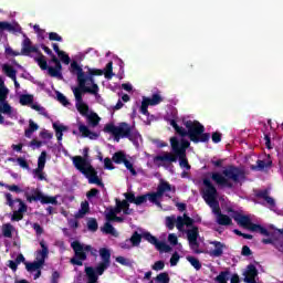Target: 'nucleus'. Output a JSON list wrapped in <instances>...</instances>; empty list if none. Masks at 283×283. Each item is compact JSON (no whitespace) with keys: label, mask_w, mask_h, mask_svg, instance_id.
I'll return each mask as SVG.
<instances>
[{"label":"nucleus","mask_w":283,"mask_h":283,"mask_svg":"<svg viewBox=\"0 0 283 283\" xmlns=\"http://www.w3.org/2000/svg\"><path fill=\"white\" fill-rule=\"evenodd\" d=\"M74 256L71 258L70 264L73 266H83V262L87 260V253H91L93 258H98V250L90 244H83L81 241H73L71 243Z\"/></svg>","instance_id":"nucleus-9"},{"label":"nucleus","mask_w":283,"mask_h":283,"mask_svg":"<svg viewBox=\"0 0 283 283\" xmlns=\"http://www.w3.org/2000/svg\"><path fill=\"white\" fill-rule=\"evenodd\" d=\"M104 132L106 134H112L117 143L120 140V138H128V140L133 143L134 140H138V138H140V133L125 122L120 123L118 126L114 124H106L104 126Z\"/></svg>","instance_id":"nucleus-8"},{"label":"nucleus","mask_w":283,"mask_h":283,"mask_svg":"<svg viewBox=\"0 0 283 283\" xmlns=\"http://www.w3.org/2000/svg\"><path fill=\"white\" fill-rule=\"evenodd\" d=\"M33 174L38 177L39 180H46L45 175L43 174V169L36 168L33 170Z\"/></svg>","instance_id":"nucleus-63"},{"label":"nucleus","mask_w":283,"mask_h":283,"mask_svg":"<svg viewBox=\"0 0 283 283\" xmlns=\"http://www.w3.org/2000/svg\"><path fill=\"white\" fill-rule=\"evenodd\" d=\"M117 209H119V213L123 211L125 216H132V209H129V202L127 200L115 199Z\"/></svg>","instance_id":"nucleus-24"},{"label":"nucleus","mask_w":283,"mask_h":283,"mask_svg":"<svg viewBox=\"0 0 283 283\" xmlns=\"http://www.w3.org/2000/svg\"><path fill=\"white\" fill-rule=\"evenodd\" d=\"M98 193H101V191L96 188H93L88 192H86V198L88 200H92V198H96Z\"/></svg>","instance_id":"nucleus-61"},{"label":"nucleus","mask_w":283,"mask_h":283,"mask_svg":"<svg viewBox=\"0 0 283 283\" xmlns=\"http://www.w3.org/2000/svg\"><path fill=\"white\" fill-rule=\"evenodd\" d=\"M69 70L73 76L77 77V87H73L72 90L84 94H98V84L94 82V75L88 73V71L85 73L83 67L78 65V62H71Z\"/></svg>","instance_id":"nucleus-2"},{"label":"nucleus","mask_w":283,"mask_h":283,"mask_svg":"<svg viewBox=\"0 0 283 283\" xmlns=\"http://www.w3.org/2000/svg\"><path fill=\"white\" fill-rule=\"evenodd\" d=\"M34 103V96L30 94H22L20 96V104L22 105H32Z\"/></svg>","instance_id":"nucleus-39"},{"label":"nucleus","mask_w":283,"mask_h":283,"mask_svg":"<svg viewBox=\"0 0 283 283\" xmlns=\"http://www.w3.org/2000/svg\"><path fill=\"white\" fill-rule=\"evenodd\" d=\"M247 178V175H244V170L230 165L226 169L222 170V174L220 172H212L211 174V180L216 182L219 187H227L228 189H233V182H240L241 180H244ZM232 180L233 182H231Z\"/></svg>","instance_id":"nucleus-4"},{"label":"nucleus","mask_w":283,"mask_h":283,"mask_svg":"<svg viewBox=\"0 0 283 283\" xmlns=\"http://www.w3.org/2000/svg\"><path fill=\"white\" fill-rule=\"evenodd\" d=\"M115 260L118 264H122V266H132V262L125 259V256H117Z\"/></svg>","instance_id":"nucleus-55"},{"label":"nucleus","mask_w":283,"mask_h":283,"mask_svg":"<svg viewBox=\"0 0 283 283\" xmlns=\"http://www.w3.org/2000/svg\"><path fill=\"white\" fill-rule=\"evenodd\" d=\"M51 56V63H54L55 66L49 67V76L52 78H59V81L63 80V64H61V60L52 53Z\"/></svg>","instance_id":"nucleus-16"},{"label":"nucleus","mask_w":283,"mask_h":283,"mask_svg":"<svg viewBox=\"0 0 283 283\" xmlns=\"http://www.w3.org/2000/svg\"><path fill=\"white\" fill-rule=\"evenodd\" d=\"M116 213H120V208H118V206H116L114 209H111L106 214L107 222H114V217H116Z\"/></svg>","instance_id":"nucleus-44"},{"label":"nucleus","mask_w":283,"mask_h":283,"mask_svg":"<svg viewBox=\"0 0 283 283\" xmlns=\"http://www.w3.org/2000/svg\"><path fill=\"white\" fill-rule=\"evenodd\" d=\"M87 72L88 74H91V76H103L104 71L101 69H90L87 67Z\"/></svg>","instance_id":"nucleus-56"},{"label":"nucleus","mask_w":283,"mask_h":283,"mask_svg":"<svg viewBox=\"0 0 283 283\" xmlns=\"http://www.w3.org/2000/svg\"><path fill=\"white\" fill-rule=\"evenodd\" d=\"M228 212L234 213L232 218L234 221H237V224H239V227H242L243 229H247L252 233H260L261 235H265L266 238L271 237V232L266 228L262 227V224L253 223L250 216L241 214L238 211L233 210V208H229Z\"/></svg>","instance_id":"nucleus-10"},{"label":"nucleus","mask_w":283,"mask_h":283,"mask_svg":"<svg viewBox=\"0 0 283 283\" xmlns=\"http://www.w3.org/2000/svg\"><path fill=\"white\" fill-rule=\"evenodd\" d=\"M255 198L266 201V205H269V207H275V199L269 196V189L258 190L255 192Z\"/></svg>","instance_id":"nucleus-21"},{"label":"nucleus","mask_w":283,"mask_h":283,"mask_svg":"<svg viewBox=\"0 0 283 283\" xmlns=\"http://www.w3.org/2000/svg\"><path fill=\"white\" fill-rule=\"evenodd\" d=\"M102 231L103 233H106L107 235H114L115 238L118 235L116 229L114 228V226H112V223H109V221L104 224Z\"/></svg>","instance_id":"nucleus-35"},{"label":"nucleus","mask_w":283,"mask_h":283,"mask_svg":"<svg viewBox=\"0 0 283 283\" xmlns=\"http://www.w3.org/2000/svg\"><path fill=\"white\" fill-rule=\"evenodd\" d=\"M166 227L170 231L174 230V228L176 227V218L175 217H167L166 218Z\"/></svg>","instance_id":"nucleus-52"},{"label":"nucleus","mask_w":283,"mask_h":283,"mask_svg":"<svg viewBox=\"0 0 283 283\" xmlns=\"http://www.w3.org/2000/svg\"><path fill=\"white\" fill-rule=\"evenodd\" d=\"M15 202L19 203V209H18V211H20V212H22V213H27V212H28V205H25V202H23L22 199L17 198V199H15Z\"/></svg>","instance_id":"nucleus-53"},{"label":"nucleus","mask_w":283,"mask_h":283,"mask_svg":"<svg viewBox=\"0 0 283 283\" xmlns=\"http://www.w3.org/2000/svg\"><path fill=\"white\" fill-rule=\"evenodd\" d=\"M21 45V56H31L32 53L40 54L39 48L32 45V40H30V38H28L27 35H24Z\"/></svg>","instance_id":"nucleus-18"},{"label":"nucleus","mask_w":283,"mask_h":283,"mask_svg":"<svg viewBox=\"0 0 283 283\" xmlns=\"http://www.w3.org/2000/svg\"><path fill=\"white\" fill-rule=\"evenodd\" d=\"M86 224L88 231H92V233H96V231H98V221L96 218H90Z\"/></svg>","instance_id":"nucleus-38"},{"label":"nucleus","mask_w":283,"mask_h":283,"mask_svg":"<svg viewBox=\"0 0 283 283\" xmlns=\"http://www.w3.org/2000/svg\"><path fill=\"white\" fill-rule=\"evenodd\" d=\"M185 127L188 129H185ZM185 127L178 126L175 128L176 134L180 136L181 138H185L188 136V138L191 140V143H195V145H198V143H209V139L211 138V134L205 133V126L200 124L198 120H186Z\"/></svg>","instance_id":"nucleus-3"},{"label":"nucleus","mask_w":283,"mask_h":283,"mask_svg":"<svg viewBox=\"0 0 283 283\" xmlns=\"http://www.w3.org/2000/svg\"><path fill=\"white\" fill-rule=\"evenodd\" d=\"M160 103H163V96H160L159 94H153L151 97H143L139 112L144 116H149V105L156 106L160 105Z\"/></svg>","instance_id":"nucleus-14"},{"label":"nucleus","mask_w":283,"mask_h":283,"mask_svg":"<svg viewBox=\"0 0 283 283\" xmlns=\"http://www.w3.org/2000/svg\"><path fill=\"white\" fill-rule=\"evenodd\" d=\"M53 129L55 130V136L57 140H63V132H67V126L53 123Z\"/></svg>","instance_id":"nucleus-34"},{"label":"nucleus","mask_w":283,"mask_h":283,"mask_svg":"<svg viewBox=\"0 0 283 283\" xmlns=\"http://www.w3.org/2000/svg\"><path fill=\"white\" fill-rule=\"evenodd\" d=\"M0 30L3 32L7 30V32H20L21 31V27L17 25H12L10 22H0Z\"/></svg>","instance_id":"nucleus-30"},{"label":"nucleus","mask_w":283,"mask_h":283,"mask_svg":"<svg viewBox=\"0 0 283 283\" xmlns=\"http://www.w3.org/2000/svg\"><path fill=\"white\" fill-rule=\"evenodd\" d=\"M0 114H12V106L8 103V101L0 102Z\"/></svg>","instance_id":"nucleus-40"},{"label":"nucleus","mask_w":283,"mask_h":283,"mask_svg":"<svg viewBox=\"0 0 283 283\" xmlns=\"http://www.w3.org/2000/svg\"><path fill=\"white\" fill-rule=\"evenodd\" d=\"M11 220L12 222H21V220H23V212H21V210L13 211Z\"/></svg>","instance_id":"nucleus-50"},{"label":"nucleus","mask_w":283,"mask_h":283,"mask_svg":"<svg viewBox=\"0 0 283 283\" xmlns=\"http://www.w3.org/2000/svg\"><path fill=\"white\" fill-rule=\"evenodd\" d=\"M214 249L210 252V255L212 258H222V254L224 253V243L220 241H213L212 242Z\"/></svg>","instance_id":"nucleus-23"},{"label":"nucleus","mask_w":283,"mask_h":283,"mask_svg":"<svg viewBox=\"0 0 283 283\" xmlns=\"http://www.w3.org/2000/svg\"><path fill=\"white\" fill-rule=\"evenodd\" d=\"M73 165L80 174H83V176L87 178L90 185H97V187L105 186L103 184V180L98 178V171H96V168L92 166V163H90V160L81 156H75L73 157Z\"/></svg>","instance_id":"nucleus-7"},{"label":"nucleus","mask_w":283,"mask_h":283,"mask_svg":"<svg viewBox=\"0 0 283 283\" xmlns=\"http://www.w3.org/2000/svg\"><path fill=\"white\" fill-rule=\"evenodd\" d=\"M56 98L59 103H61V105H63L64 107H67V105H70V101H67V97L63 93L57 92Z\"/></svg>","instance_id":"nucleus-45"},{"label":"nucleus","mask_w":283,"mask_h":283,"mask_svg":"<svg viewBox=\"0 0 283 283\" xmlns=\"http://www.w3.org/2000/svg\"><path fill=\"white\" fill-rule=\"evenodd\" d=\"M38 57H34L35 63H38L40 70L48 71V74H50V66H48V60H45V55L40 51V53H36Z\"/></svg>","instance_id":"nucleus-25"},{"label":"nucleus","mask_w":283,"mask_h":283,"mask_svg":"<svg viewBox=\"0 0 283 283\" xmlns=\"http://www.w3.org/2000/svg\"><path fill=\"white\" fill-rule=\"evenodd\" d=\"M2 71L4 72V74L11 78V81H15L17 78V70H14V67H12L11 65L9 64H4L2 66Z\"/></svg>","instance_id":"nucleus-33"},{"label":"nucleus","mask_w":283,"mask_h":283,"mask_svg":"<svg viewBox=\"0 0 283 283\" xmlns=\"http://www.w3.org/2000/svg\"><path fill=\"white\" fill-rule=\"evenodd\" d=\"M12 231H14V226L12 223H4L2 226V235L4 238H12Z\"/></svg>","instance_id":"nucleus-37"},{"label":"nucleus","mask_w":283,"mask_h":283,"mask_svg":"<svg viewBox=\"0 0 283 283\" xmlns=\"http://www.w3.org/2000/svg\"><path fill=\"white\" fill-rule=\"evenodd\" d=\"M86 120L88 127H98V123H101V117L96 113H91L86 115Z\"/></svg>","instance_id":"nucleus-26"},{"label":"nucleus","mask_w":283,"mask_h":283,"mask_svg":"<svg viewBox=\"0 0 283 283\" xmlns=\"http://www.w3.org/2000/svg\"><path fill=\"white\" fill-rule=\"evenodd\" d=\"M187 260L190 262L191 266L196 269V271H200L202 269V263H200V260L196 256H187Z\"/></svg>","instance_id":"nucleus-42"},{"label":"nucleus","mask_w":283,"mask_h":283,"mask_svg":"<svg viewBox=\"0 0 283 283\" xmlns=\"http://www.w3.org/2000/svg\"><path fill=\"white\" fill-rule=\"evenodd\" d=\"M59 59L64 63V65H70V55L65 53V51H62L60 54H57Z\"/></svg>","instance_id":"nucleus-54"},{"label":"nucleus","mask_w":283,"mask_h":283,"mask_svg":"<svg viewBox=\"0 0 283 283\" xmlns=\"http://www.w3.org/2000/svg\"><path fill=\"white\" fill-rule=\"evenodd\" d=\"M40 247L42 248V250L39 252L41 255L40 260H43V264H45V259L48 258L49 250L43 241L40 242Z\"/></svg>","instance_id":"nucleus-46"},{"label":"nucleus","mask_w":283,"mask_h":283,"mask_svg":"<svg viewBox=\"0 0 283 283\" xmlns=\"http://www.w3.org/2000/svg\"><path fill=\"white\" fill-rule=\"evenodd\" d=\"M187 240L189 242V247L196 253H200L198 249L200 248V243H198V238H200V230L197 226H193L191 229L186 230Z\"/></svg>","instance_id":"nucleus-15"},{"label":"nucleus","mask_w":283,"mask_h":283,"mask_svg":"<svg viewBox=\"0 0 283 283\" xmlns=\"http://www.w3.org/2000/svg\"><path fill=\"white\" fill-rule=\"evenodd\" d=\"M77 127L83 138H90V140H96V138H98V134L90 130V128L85 124L78 122Z\"/></svg>","instance_id":"nucleus-20"},{"label":"nucleus","mask_w":283,"mask_h":283,"mask_svg":"<svg viewBox=\"0 0 283 283\" xmlns=\"http://www.w3.org/2000/svg\"><path fill=\"white\" fill-rule=\"evenodd\" d=\"M123 165H125L126 169L130 171L132 176H136L138 174L134 168V164H132L127 158L124 160Z\"/></svg>","instance_id":"nucleus-48"},{"label":"nucleus","mask_w":283,"mask_h":283,"mask_svg":"<svg viewBox=\"0 0 283 283\" xmlns=\"http://www.w3.org/2000/svg\"><path fill=\"white\" fill-rule=\"evenodd\" d=\"M176 227H177L178 231H182V229H185V227H186L185 217L177 218Z\"/></svg>","instance_id":"nucleus-58"},{"label":"nucleus","mask_w":283,"mask_h":283,"mask_svg":"<svg viewBox=\"0 0 283 283\" xmlns=\"http://www.w3.org/2000/svg\"><path fill=\"white\" fill-rule=\"evenodd\" d=\"M144 240H146V242H149V244H153L155 249L159 251V253H169L171 251L169 244H167L165 241H158V238H156L148 231L144 232Z\"/></svg>","instance_id":"nucleus-13"},{"label":"nucleus","mask_w":283,"mask_h":283,"mask_svg":"<svg viewBox=\"0 0 283 283\" xmlns=\"http://www.w3.org/2000/svg\"><path fill=\"white\" fill-rule=\"evenodd\" d=\"M46 158H48V151L43 150L38 159V169H45Z\"/></svg>","instance_id":"nucleus-43"},{"label":"nucleus","mask_w":283,"mask_h":283,"mask_svg":"<svg viewBox=\"0 0 283 283\" xmlns=\"http://www.w3.org/2000/svg\"><path fill=\"white\" fill-rule=\"evenodd\" d=\"M271 167H273V161L271 159H259L256 165L252 166L251 169H253V171H264L266 169H271Z\"/></svg>","instance_id":"nucleus-22"},{"label":"nucleus","mask_w":283,"mask_h":283,"mask_svg":"<svg viewBox=\"0 0 283 283\" xmlns=\"http://www.w3.org/2000/svg\"><path fill=\"white\" fill-rule=\"evenodd\" d=\"M244 279L243 282L245 283H255V277H258L259 272L258 268L253 264L247 265L245 271L243 272Z\"/></svg>","instance_id":"nucleus-19"},{"label":"nucleus","mask_w":283,"mask_h":283,"mask_svg":"<svg viewBox=\"0 0 283 283\" xmlns=\"http://www.w3.org/2000/svg\"><path fill=\"white\" fill-rule=\"evenodd\" d=\"M104 76L105 78H112L114 76V62L111 61L106 64Z\"/></svg>","instance_id":"nucleus-41"},{"label":"nucleus","mask_w":283,"mask_h":283,"mask_svg":"<svg viewBox=\"0 0 283 283\" xmlns=\"http://www.w3.org/2000/svg\"><path fill=\"white\" fill-rule=\"evenodd\" d=\"M120 249H124L126 251H129L134 245H132V241L129 239H126L125 241L119 243Z\"/></svg>","instance_id":"nucleus-60"},{"label":"nucleus","mask_w":283,"mask_h":283,"mask_svg":"<svg viewBox=\"0 0 283 283\" xmlns=\"http://www.w3.org/2000/svg\"><path fill=\"white\" fill-rule=\"evenodd\" d=\"M17 163L20 167H22V169H30V164H28V160H25V158L19 157L17 159Z\"/></svg>","instance_id":"nucleus-59"},{"label":"nucleus","mask_w":283,"mask_h":283,"mask_svg":"<svg viewBox=\"0 0 283 283\" xmlns=\"http://www.w3.org/2000/svg\"><path fill=\"white\" fill-rule=\"evenodd\" d=\"M156 281L159 283H169V273L161 272L156 276Z\"/></svg>","instance_id":"nucleus-47"},{"label":"nucleus","mask_w":283,"mask_h":283,"mask_svg":"<svg viewBox=\"0 0 283 283\" xmlns=\"http://www.w3.org/2000/svg\"><path fill=\"white\" fill-rule=\"evenodd\" d=\"M24 264H25L27 271H29V273H32L34 271H39V269L43 266V259L32 263L24 262Z\"/></svg>","instance_id":"nucleus-29"},{"label":"nucleus","mask_w":283,"mask_h":283,"mask_svg":"<svg viewBox=\"0 0 283 283\" xmlns=\"http://www.w3.org/2000/svg\"><path fill=\"white\" fill-rule=\"evenodd\" d=\"M98 253L102 261L96 265V268H85L87 283H98V275H103L112 264V251H109V249L101 248Z\"/></svg>","instance_id":"nucleus-6"},{"label":"nucleus","mask_w":283,"mask_h":283,"mask_svg":"<svg viewBox=\"0 0 283 283\" xmlns=\"http://www.w3.org/2000/svg\"><path fill=\"white\" fill-rule=\"evenodd\" d=\"M74 96H75V107L77 109V112L82 115V116H87V112H90V106L87 104H85V102H83V92L81 91H74L72 90Z\"/></svg>","instance_id":"nucleus-17"},{"label":"nucleus","mask_w":283,"mask_h":283,"mask_svg":"<svg viewBox=\"0 0 283 283\" xmlns=\"http://www.w3.org/2000/svg\"><path fill=\"white\" fill-rule=\"evenodd\" d=\"M124 197L126 198V202H130V205H136V195L134 192H125Z\"/></svg>","instance_id":"nucleus-51"},{"label":"nucleus","mask_w":283,"mask_h":283,"mask_svg":"<svg viewBox=\"0 0 283 283\" xmlns=\"http://www.w3.org/2000/svg\"><path fill=\"white\" fill-rule=\"evenodd\" d=\"M170 147L174 155L171 153L157 155L154 158L155 163H178L179 158L180 167L187 170L191 169V165H189V160L187 159V148L191 147V143L185 138L179 140L178 137L174 136L170 138Z\"/></svg>","instance_id":"nucleus-1"},{"label":"nucleus","mask_w":283,"mask_h":283,"mask_svg":"<svg viewBox=\"0 0 283 283\" xmlns=\"http://www.w3.org/2000/svg\"><path fill=\"white\" fill-rule=\"evenodd\" d=\"M39 130V124L34 123V120L30 119L29 120V128H27L24 130V136L25 138H32V134L34 132H38Z\"/></svg>","instance_id":"nucleus-31"},{"label":"nucleus","mask_w":283,"mask_h":283,"mask_svg":"<svg viewBox=\"0 0 283 283\" xmlns=\"http://www.w3.org/2000/svg\"><path fill=\"white\" fill-rule=\"evenodd\" d=\"M144 235H145V232H143L140 234V233H138V231H135L132 234L130 239H128V240H130L132 247H140V242H143V238H145Z\"/></svg>","instance_id":"nucleus-28"},{"label":"nucleus","mask_w":283,"mask_h":283,"mask_svg":"<svg viewBox=\"0 0 283 283\" xmlns=\"http://www.w3.org/2000/svg\"><path fill=\"white\" fill-rule=\"evenodd\" d=\"M8 94H10L8 87H0V103L8 101Z\"/></svg>","instance_id":"nucleus-49"},{"label":"nucleus","mask_w":283,"mask_h":283,"mask_svg":"<svg viewBox=\"0 0 283 283\" xmlns=\"http://www.w3.org/2000/svg\"><path fill=\"white\" fill-rule=\"evenodd\" d=\"M217 222L221 227H231V224H233V220H231V217L223 214V213L219 214V217H217Z\"/></svg>","instance_id":"nucleus-32"},{"label":"nucleus","mask_w":283,"mask_h":283,"mask_svg":"<svg viewBox=\"0 0 283 283\" xmlns=\"http://www.w3.org/2000/svg\"><path fill=\"white\" fill-rule=\"evenodd\" d=\"M165 269V261H157L153 265V271H163Z\"/></svg>","instance_id":"nucleus-64"},{"label":"nucleus","mask_w":283,"mask_h":283,"mask_svg":"<svg viewBox=\"0 0 283 283\" xmlns=\"http://www.w3.org/2000/svg\"><path fill=\"white\" fill-rule=\"evenodd\" d=\"M33 195L25 193L27 200L32 203V202H41V205H59L57 197H50L41 192V190L33 188L31 190Z\"/></svg>","instance_id":"nucleus-12"},{"label":"nucleus","mask_w":283,"mask_h":283,"mask_svg":"<svg viewBox=\"0 0 283 283\" xmlns=\"http://www.w3.org/2000/svg\"><path fill=\"white\" fill-rule=\"evenodd\" d=\"M202 182L206 186L202 198L205 202L212 209L214 216L220 218V216H222V210H220V202L216 200V198H218V189H216V186H213L211 179L209 178H205Z\"/></svg>","instance_id":"nucleus-11"},{"label":"nucleus","mask_w":283,"mask_h":283,"mask_svg":"<svg viewBox=\"0 0 283 283\" xmlns=\"http://www.w3.org/2000/svg\"><path fill=\"white\" fill-rule=\"evenodd\" d=\"M86 213H90V202L83 201L81 209L75 213L76 219L85 218Z\"/></svg>","instance_id":"nucleus-27"},{"label":"nucleus","mask_w":283,"mask_h":283,"mask_svg":"<svg viewBox=\"0 0 283 283\" xmlns=\"http://www.w3.org/2000/svg\"><path fill=\"white\" fill-rule=\"evenodd\" d=\"M127 158V156L125 155V153L123 151H117L113 155V163H115V165H123V163H125V159Z\"/></svg>","instance_id":"nucleus-36"},{"label":"nucleus","mask_w":283,"mask_h":283,"mask_svg":"<svg viewBox=\"0 0 283 283\" xmlns=\"http://www.w3.org/2000/svg\"><path fill=\"white\" fill-rule=\"evenodd\" d=\"M49 40L50 41H57L59 43L63 42V36L59 35L56 32H50L49 33Z\"/></svg>","instance_id":"nucleus-57"},{"label":"nucleus","mask_w":283,"mask_h":283,"mask_svg":"<svg viewBox=\"0 0 283 283\" xmlns=\"http://www.w3.org/2000/svg\"><path fill=\"white\" fill-rule=\"evenodd\" d=\"M184 221H185V224L186 227H193V224L196 223V220H193L191 217L187 216V214H184Z\"/></svg>","instance_id":"nucleus-62"},{"label":"nucleus","mask_w":283,"mask_h":283,"mask_svg":"<svg viewBox=\"0 0 283 283\" xmlns=\"http://www.w3.org/2000/svg\"><path fill=\"white\" fill-rule=\"evenodd\" d=\"M168 191H172V193H176V187H171V184L169 181L160 180L159 185L157 186L156 192H147L145 195L138 196L135 199V205L137 207H140V205H145L147 200L151 202V205H155L159 209H163V203L160 202V199L163 196L168 193Z\"/></svg>","instance_id":"nucleus-5"}]
</instances>
